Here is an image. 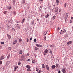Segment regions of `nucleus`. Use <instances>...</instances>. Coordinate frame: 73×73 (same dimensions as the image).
<instances>
[{
    "label": "nucleus",
    "instance_id": "obj_1",
    "mask_svg": "<svg viewBox=\"0 0 73 73\" xmlns=\"http://www.w3.org/2000/svg\"><path fill=\"white\" fill-rule=\"evenodd\" d=\"M21 58H20L21 61H24L25 60V55H23L21 56Z\"/></svg>",
    "mask_w": 73,
    "mask_h": 73
},
{
    "label": "nucleus",
    "instance_id": "obj_2",
    "mask_svg": "<svg viewBox=\"0 0 73 73\" xmlns=\"http://www.w3.org/2000/svg\"><path fill=\"white\" fill-rule=\"evenodd\" d=\"M45 67H46V69H47V70L49 71V66H48V65H46Z\"/></svg>",
    "mask_w": 73,
    "mask_h": 73
},
{
    "label": "nucleus",
    "instance_id": "obj_3",
    "mask_svg": "<svg viewBox=\"0 0 73 73\" xmlns=\"http://www.w3.org/2000/svg\"><path fill=\"white\" fill-rule=\"evenodd\" d=\"M10 63V62L9 61H7L6 62V66H8V65H9Z\"/></svg>",
    "mask_w": 73,
    "mask_h": 73
},
{
    "label": "nucleus",
    "instance_id": "obj_4",
    "mask_svg": "<svg viewBox=\"0 0 73 73\" xmlns=\"http://www.w3.org/2000/svg\"><path fill=\"white\" fill-rule=\"evenodd\" d=\"M62 71L63 73H66V70H65V69L63 68V69L62 70Z\"/></svg>",
    "mask_w": 73,
    "mask_h": 73
},
{
    "label": "nucleus",
    "instance_id": "obj_5",
    "mask_svg": "<svg viewBox=\"0 0 73 73\" xmlns=\"http://www.w3.org/2000/svg\"><path fill=\"white\" fill-rule=\"evenodd\" d=\"M3 59H4V56L2 55V56L0 58V60H3Z\"/></svg>",
    "mask_w": 73,
    "mask_h": 73
},
{
    "label": "nucleus",
    "instance_id": "obj_6",
    "mask_svg": "<svg viewBox=\"0 0 73 73\" xmlns=\"http://www.w3.org/2000/svg\"><path fill=\"white\" fill-rule=\"evenodd\" d=\"M65 32H66V30H65V29H64L63 30L62 32V34H64Z\"/></svg>",
    "mask_w": 73,
    "mask_h": 73
},
{
    "label": "nucleus",
    "instance_id": "obj_7",
    "mask_svg": "<svg viewBox=\"0 0 73 73\" xmlns=\"http://www.w3.org/2000/svg\"><path fill=\"white\" fill-rule=\"evenodd\" d=\"M17 40H15L13 42V44L14 45L15 44H16L17 43Z\"/></svg>",
    "mask_w": 73,
    "mask_h": 73
},
{
    "label": "nucleus",
    "instance_id": "obj_8",
    "mask_svg": "<svg viewBox=\"0 0 73 73\" xmlns=\"http://www.w3.org/2000/svg\"><path fill=\"white\" fill-rule=\"evenodd\" d=\"M7 36L8 37L9 39L10 40V39H11V35H8V34H7Z\"/></svg>",
    "mask_w": 73,
    "mask_h": 73
},
{
    "label": "nucleus",
    "instance_id": "obj_9",
    "mask_svg": "<svg viewBox=\"0 0 73 73\" xmlns=\"http://www.w3.org/2000/svg\"><path fill=\"white\" fill-rule=\"evenodd\" d=\"M58 9H56V10L55 11V13H57L58 12Z\"/></svg>",
    "mask_w": 73,
    "mask_h": 73
},
{
    "label": "nucleus",
    "instance_id": "obj_10",
    "mask_svg": "<svg viewBox=\"0 0 73 73\" xmlns=\"http://www.w3.org/2000/svg\"><path fill=\"white\" fill-rule=\"evenodd\" d=\"M48 52V50L47 49H46L44 51V53H47Z\"/></svg>",
    "mask_w": 73,
    "mask_h": 73
},
{
    "label": "nucleus",
    "instance_id": "obj_11",
    "mask_svg": "<svg viewBox=\"0 0 73 73\" xmlns=\"http://www.w3.org/2000/svg\"><path fill=\"white\" fill-rule=\"evenodd\" d=\"M72 41H70L67 42L68 45H69V44H72Z\"/></svg>",
    "mask_w": 73,
    "mask_h": 73
},
{
    "label": "nucleus",
    "instance_id": "obj_12",
    "mask_svg": "<svg viewBox=\"0 0 73 73\" xmlns=\"http://www.w3.org/2000/svg\"><path fill=\"white\" fill-rule=\"evenodd\" d=\"M26 68H31V66L30 65H27L26 66Z\"/></svg>",
    "mask_w": 73,
    "mask_h": 73
},
{
    "label": "nucleus",
    "instance_id": "obj_13",
    "mask_svg": "<svg viewBox=\"0 0 73 73\" xmlns=\"http://www.w3.org/2000/svg\"><path fill=\"white\" fill-rule=\"evenodd\" d=\"M18 68V66H16L15 68V69H14V71H16V70L17 68Z\"/></svg>",
    "mask_w": 73,
    "mask_h": 73
},
{
    "label": "nucleus",
    "instance_id": "obj_14",
    "mask_svg": "<svg viewBox=\"0 0 73 73\" xmlns=\"http://www.w3.org/2000/svg\"><path fill=\"white\" fill-rule=\"evenodd\" d=\"M52 68L54 69L56 68L55 65H53L52 66Z\"/></svg>",
    "mask_w": 73,
    "mask_h": 73
},
{
    "label": "nucleus",
    "instance_id": "obj_15",
    "mask_svg": "<svg viewBox=\"0 0 73 73\" xmlns=\"http://www.w3.org/2000/svg\"><path fill=\"white\" fill-rule=\"evenodd\" d=\"M49 17V14H47V15L45 16V18H48V17Z\"/></svg>",
    "mask_w": 73,
    "mask_h": 73
},
{
    "label": "nucleus",
    "instance_id": "obj_16",
    "mask_svg": "<svg viewBox=\"0 0 73 73\" xmlns=\"http://www.w3.org/2000/svg\"><path fill=\"white\" fill-rule=\"evenodd\" d=\"M42 68L43 69H45V66L44 65V64H42Z\"/></svg>",
    "mask_w": 73,
    "mask_h": 73
},
{
    "label": "nucleus",
    "instance_id": "obj_17",
    "mask_svg": "<svg viewBox=\"0 0 73 73\" xmlns=\"http://www.w3.org/2000/svg\"><path fill=\"white\" fill-rule=\"evenodd\" d=\"M37 49H38V48L37 47H35V50H37Z\"/></svg>",
    "mask_w": 73,
    "mask_h": 73
},
{
    "label": "nucleus",
    "instance_id": "obj_18",
    "mask_svg": "<svg viewBox=\"0 0 73 73\" xmlns=\"http://www.w3.org/2000/svg\"><path fill=\"white\" fill-rule=\"evenodd\" d=\"M11 8L12 7H11V6H9L8 7L7 9H11Z\"/></svg>",
    "mask_w": 73,
    "mask_h": 73
},
{
    "label": "nucleus",
    "instance_id": "obj_19",
    "mask_svg": "<svg viewBox=\"0 0 73 73\" xmlns=\"http://www.w3.org/2000/svg\"><path fill=\"white\" fill-rule=\"evenodd\" d=\"M22 53H23V51L21 50H20L19 51V54H22Z\"/></svg>",
    "mask_w": 73,
    "mask_h": 73
},
{
    "label": "nucleus",
    "instance_id": "obj_20",
    "mask_svg": "<svg viewBox=\"0 0 73 73\" xmlns=\"http://www.w3.org/2000/svg\"><path fill=\"white\" fill-rule=\"evenodd\" d=\"M17 27L18 28H20V25H19V24H18L17 25Z\"/></svg>",
    "mask_w": 73,
    "mask_h": 73
},
{
    "label": "nucleus",
    "instance_id": "obj_21",
    "mask_svg": "<svg viewBox=\"0 0 73 73\" xmlns=\"http://www.w3.org/2000/svg\"><path fill=\"white\" fill-rule=\"evenodd\" d=\"M35 60H33L32 61V63H33V64H35Z\"/></svg>",
    "mask_w": 73,
    "mask_h": 73
},
{
    "label": "nucleus",
    "instance_id": "obj_22",
    "mask_svg": "<svg viewBox=\"0 0 73 73\" xmlns=\"http://www.w3.org/2000/svg\"><path fill=\"white\" fill-rule=\"evenodd\" d=\"M66 16H67V17H69V14L68 13H67L66 14Z\"/></svg>",
    "mask_w": 73,
    "mask_h": 73
},
{
    "label": "nucleus",
    "instance_id": "obj_23",
    "mask_svg": "<svg viewBox=\"0 0 73 73\" xmlns=\"http://www.w3.org/2000/svg\"><path fill=\"white\" fill-rule=\"evenodd\" d=\"M47 33V31H46L44 33V35L45 36L46 35V33Z\"/></svg>",
    "mask_w": 73,
    "mask_h": 73
},
{
    "label": "nucleus",
    "instance_id": "obj_24",
    "mask_svg": "<svg viewBox=\"0 0 73 73\" xmlns=\"http://www.w3.org/2000/svg\"><path fill=\"white\" fill-rule=\"evenodd\" d=\"M38 70H39V69H38V68L37 67L36 68V71H37V72H38Z\"/></svg>",
    "mask_w": 73,
    "mask_h": 73
},
{
    "label": "nucleus",
    "instance_id": "obj_25",
    "mask_svg": "<svg viewBox=\"0 0 73 73\" xmlns=\"http://www.w3.org/2000/svg\"><path fill=\"white\" fill-rule=\"evenodd\" d=\"M27 71H29V72H31V69L29 68L27 69Z\"/></svg>",
    "mask_w": 73,
    "mask_h": 73
},
{
    "label": "nucleus",
    "instance_id": "obj_26",
    "mask_svg": "<svg viewBox=\"0 0 73 73\" xmlns=\"http://www.w3.org/2000/svg\"><path fill=\"white\" fill-rule=\"evenodd\" d=\"M58 64L57 63H56V65L55 66V67L56 68H58Z\"/></svg>",
    "mask_w": 73,
    "mask_h": 73
},
{
    "label": "nucleus",
    "instance_id": "obj_27",
    "mask_svg": "<svg viewBox=\"0 0 73 73\" xmlns=\"http://www.w3.org/2000/svg\"><path fill=\"white\" fill-rule=\"evenodd\" d=\"M55 18H56V16H54L53 17H52V19L53 20H54V19H55Z\"/></svg>",
    "mask_w": 73,
    "mask_h": 73
},
{
    "label": "nucleus",
    "instance_id": "obj_28",
    "mask_svg": "<svg viewBox=\"0 0 73 73\" xmlns=\"http://www.w3.org/2000/svg\"><path fill=\"white\" fill-rule=\"evenodd\" d=\"M7 11H5L3 12V13L5 15L6 14H7Z\"/></svg>",
    "mask_w": 73,
    "mask_h": 73
},
{
    "label": "nucleus",
    "instance_id": "obj_29",
    "mask_svg": "<svg viewBox=\"0 0 73 73\" xmlns=\"http://www.w3.org/2000/svg\"><path fill=\"white\" fill-rule=\"evenodd\" d=\"M21 41H22V39H19V42H21Z\"/></svg>",
    "mask_w": 73,
    "mask_h": 73
},
{
    "label": "nucleus",
    "instance_id": "obj_30",
    "mask_svg": "<svg viewBox=\"0 0 73 73\" xmlns=\"http://www.w3.org/2000/svg\"><path fill=\"white\" fill-rule=\"evenodd\" d=\"M1 70H4V68L3 67H2V68H1Z\"/></svg>",
    "mask_w": 73,
    "mask_h": 73
},
{
    "label": "nucleus",
    "instance_id": "obj_31",
    "mask_svg": "<svg viewBox=\"0 0 73 73\" xmlns=\"http://www.w3.org/2000/svg\"><path fill=\"white\" fill-rule=\"evenodd\" d=\"M60 29H61L60 28L58 27L57 29V31H59V30H60Z\"/></svg>",
    "mask_w": 73,
    "mask_h": 73
},
{
    "label": "nucleus",
    "instance_id": "obj_32",
    "mask_svg": "<svg viewBox=\"0 0 73 73\" xmlns=\"http://www.w3.org/2000/svg\"><path fill=\"white\" fill-rule=\"evenodd\" d=\"M56 3H60V1L58 0H56Z\"/></svg>",
    "mask_w": 73,
    "mask_h": 73
},
{
    "label": "nucleus",
    "instance_id": "obj_33",
    "mask_svg": "<svg viewBox=\"0 0 73 73\" xmlns=\"http://www.w3.org/2000/svg\"><path fill=\"white\" fill-rule=\"evenodd\" d=\"M25 21V19H23L22 20V22H23V23H24Z\"/></svg>",
    "mask_w": 73,
    "mask_h": 73
},
{
    "label": "nucleus",
    "instance_id": "obj_34",
    "mask_svg": "<svg viewBox=\"0 0 73 73\" xmlns=\"http://www.w3.org/2000/svg\"><path fill=\"white\" fill-rule=\"evenodd\" d=\"M20 64H21V63L20 62H18V64L19 65H20Z\"/></svg>",
    "mask_w": 73,
    "mask_h": 73
},
{
    "label": "nucleus",
    "instance_id": "obj_35",
    "mask_svg": "<svg viewBox=\"0 0 73 73\" xmlns=\"http://www.w3.org/2000/svg\"><path fill=\"white\" fill-rule=\"evenodd\" d=\"M36 46H37V47H39V45H38V44H36Z\"/></svg>",
    "mask_w": 73,
    "mask_h": 73
},
{
    "label": "nucleus",
    "instance_id": "obj_36",
    "mask_svg": "<svg viewBox=\"0 0 73 73\" xmlns=\"http://www.w3.org/2000/svg\"><path fill=\"white\" fill-rule=\"evenodd\" d=\"M64 7L65 8L66 7V3H65L64 5Z\"/></svg>",
    "mask_w": 73,
    "mask_h": 73
},
{
    "label": "nucleus",
    "instance_id": "obj_37",
    "mask_svg": "<svg viewBox=\"0 0 73 73\" xmlns=\"http://www.w3.org/2000/svg\"><path fill=\"white\" fill-rule=\"evenodd\" d=\"M10 56L9 55H8V56L7 57V58L8 59H9V57H10Z\"/></svg>",
    "mask_w": 73,
    "mask_h": 73
},
{
    "label": "nucleus",
    "instance_id": "obj_38",
    "mask_svg": "<svg viewBox=\"0 0 73 73\" xmlns=\"http://www.w3.org/2000/svg\"><path fill=\"white\" fill-rule=\"evenodd\" d=\"M34 42H36V39H34Z\"/></svg>",
    "mask_w": 73,
    "mask_h": 73
},
{
    "label": "nucleus",
    "instance_id": "obj_39",
    "mask_svg": "<svg viewBox=\"0 0 73 73\" xmlns=\"http://www.w3.org/2000/svg\"><path fill=\"white\" fill-rule=\"evenodd\" d=\"M1 44H4V42H1Z\"/></svg>",
    "mask_w": 73,
    "mask_h": 73
},
{
    "label": "nucleus",
    "instance_id": "obj_40",
    "mask_svg": "<svg viewBox=\"0 0 73 73\" xmlns=\"http://www.w3.org/2000/svg\"><path fill=\"white\" fill-rule=\"evenodd\" d=\"M8 49L9 50H11V49H12V48H11V47H9Z\"/></svg>",
    "mask_w": 73,
    "mask_h": 73
},
{
    "label": "nucleus",
    "instance_id": "obj_41",
    "mask_svg": "<svg viewBox=\"0 0 73 73\" xmlns=\"http://www.w3.org/2000/svg\"><path fill=\"white\" fill-rule=\"evenodd\" d=\"M39 47H40V48H42V45H39Z\"/></svg>",
    "mask_w": 73,
    "mask_h": 73
},
{
    "label": "nucleus",
    "instance_id": "obj_42",
    "mask_svg": "<svg viewBox=\"0 0 73 73\" xmlns=\"http://www.w3.org/2000/svg\"><path fill=\"white\" fill-rule=\"evenodd\" d=\"M27 61H31V59H28Z\"/></svg>",
    "mask_w": 73,
    "mask_h": 73
},
{
    "label": "nucleus",
    "instance_id": "obj_43",
    "mask_svg": "<svg viewBox=\"0 0 73 73\" xmlns=\"http://www.w3.org/2000/svg\"><path fill=\"white\" fill-rule=\"evenodd\" d=\"M2 61L0 62V65H1L2 64Z\"/></svg>",
    "mask_w": 73,
    "mask_h": 73
},
{
    "label": "nucleus",
    "instance_id": "obj_44",
    "mask_svg": "<svg viewBox=\"0 0 73 73\" xmlns=\"http://www.w3.org/2000/svg\"><path fill=\"white\" fill-rule=\"evenodd\" d=\"M27 42H28V38H27Z\"/></svg>",
    "mask_w": 73,
    "mask_h": 73
},
{
    "label": "nucleus",
    "instance_id": "obj_45",
    "mask_svg": "<svg viewBox=\"0 0 73 73\" xmlns=\"http://www.w3.org/2000/svg\"><path fill=\"white\" fill-rule=\"evenodd\" d=\"M38 73H41V70H39V72H38Z\"/></svg>",
    "mask_w": 73,
    "mask_h": 73
},
{
    "label": "nucleus",
    "instance_id": "obj_46",
    "mask_svg": "<svg viewBox=\"0 0 73 73\" xmlns=\"http://www.w3.org/2000/svg\"><path fill=\"white\" fill-rule=\"evenodd\" d=\"M50 53H51V54H52V50H50Z\"/></svg>",
    "mask_w": 73,
    "mask_h": 73
},
{
    "label": "nucleus",
    "instance_id": "obj_47",
    "mask_svg": "<svg viewBox=\"0 0 73 73\" xmlns=\"http://www.w3.org/2000/svg\"><path fill=\"white\" fill-rule=\"evenodd\" d=\"M58 73H61V72L60 71H58Z\"/></svg>",
    "mask_w": 73,
    "mask_h": 73
},
{
    "label": "nucleus",
    "instance_id": "obj_48",
    "mask_svg": "<svg viewBox=\"0 0 73 73\" xmlns=\"http://www.w3.org/2000/svg\"><path fill=\"white\" fill-rule=\"evenodd\" d=\"M44 39H45V40H46V36L44 37Z\"/></svg>",
    "mask_w": 73,
    "mask_h": 73
},
{
    "label": "nucleus",
    "instance_id": "obj_49",
    "mask_svg": "<svg viewBox=\"0 0 73 73\" xmlns=\"http://www.w3.org/2000/svg\"><path fill=\"white\" fill-rule=\"evenodd\" d=\"M61 9L59 10V12H61Z\"/></svg>",
    "mask_w": 73,
    "mask_h": 73
},
{
    "label": "nucleus",
    "instance_id": "obj_50",
    "mask_svg": "<svg viewBox=\"0 0 73 73\" xmlns=\"http://www.w3.org/2000/svg\"><path fill=\"white\" fill-rule=\"evenodd\" d=\"M32 38H30V40L31 41L32 40Z\"/></svg>",
    "mask_w": 73,
    "mask_h": 73
},
{
    "label": "nucleus",
    "instance_id": "obj_51",
    "mask_svg": "<svg viewBox=\"0 0 73 73\" xmlns=\"http://www.w3.org/2000/svg\"><path fill=\"white\" fill-rule=\"evenodd\" d=\"M72 21H70V23H72Z\"/></svg>",
    "mask_w": 73,
    "mask_h": 73
},
{
    "label": "nucleus",
    "instance_id": "obj_52",
    "mask_svg": "<svg viewBox=\"0 0 73 73\" xmlns=\"http://www.w3.org/2000/svg\"><path fill=\"white\" fill-rule=\"evenodd\" d=\"M71 19L72 20H73V17H71Z\"/></svg>",
    "mask_w": 73,
    "mask_h": 73
},
{
    "label": "nucleus",
    "instance_id": "obj_53",
    "mask_svg": "<svg viewBox=\"0 0 73 73\" xmlns=\"http://www.w3.org/2000/svg\"><path fill=\"white\" fill-rule=\"evenodd\" d=\"M54 10V9H52L51 11H52L53 12V11Z\"/></svg>",
    "mask_w": 73,
    "mask_h": 73
},
{
    "label": "nucleus",
    "instance_id": "obj_54",
    "mask_svg": "<svg viewBox=\"0 0 73 73\" xmlns=\"http://www.w3.org/2000/svg\"><path fill=\"white\" fill-rule=\"evenodd\" d=\"M17 40H18V39H19V37H17Z\"/></svg>",
    "mask_w": 73,
    "mask_h": 73
},
{
    "label": "nucleus",
    "instance_id": "obj_55",
    "mask_svg": "<svg viewBox=\"0 0 73 73\" xmlns=\"http://www.w3.org/2000/svg\"><path fill=\"white\" fill-rule=\"evenodd\" d=\"M13 3H15V0H13Z\"/></svg>",
    "mask_w": 73,
    "mask_h": 73
},
{
    "label": "nucleus",
    "instance_id": "obj_56",
    "mask_svg": "<svg viewBox=\"0 0 73 73\" xmlns=\"http://www.w3.org/2000/svg\"><path fill=\"white\" fill-rule=\"evenodd\" d=\"M16 23H19V22L18 21H17L16 22Z\"/></svg>",
    "mask_w": 73,
    "mask_h": 73
},
{
    "label": "nucleus",
    "instance_id": "obj_57",
    "mask_svg": "<svg viewBox=\"0 0 73 73\" xmlns=\"http://www.w3.org/2000/svg\"><path fill=\"white\" fill-rule=\"evenodd\" d=\"M50 47H52V46H53V45H51L50 46Z\"/></svg>",
    "mask_w": 73,
    "mask_h": 73
},
{
    "label": "nucleus",
    "instance_id": "obj_58",
    "mask_svg": "<svg viewBox=\"0 0 73 73\" xmlns=\"http://www.w3.org/2000/svg\"><path fill=\"white\" fill-rule=\"evenodd\" d=\"M27 55L28 56H29V53H27Z\"/></svg>",
    "mask_w": 73,
    "mask_h": 73
},
{
    "label": "nucleus",
    "instance_id": "obj_59",
    "mask_svg": "<svg viewBox=\"0 0 73 73\" xmlns=\"http://www.w3.org/2000/svg\"><path fill=\"white\" fill-rule=\"evenodd\" d=\"M30 17H29V16H28V18H30Z\"/></svg>",
    "mask_w": 73,
    "mask_h": 73
},
{
    "label": "nucleus",
    "instance_id": "obj_60",
    "mask_svg": "<svg viewBox=\"0 0 73 73\" xmlns=\"http://www.w3.org/2000/svg\"><path fill=\"white\" fill-rule=\"evenodd\" d=\"M53 9H54H54L55 10L56 9H55V8H53Z\"/></svg>",
    "mask_w": 73,
    "mask_h": 73
},
{
    "label": "nucleus",
    "instance_id": "obj_61",
    "mask_svg": "<svg viewBox=\"0 0 73 73\" xmlns=\"http://www.w3.org/2000/svg\"><path fill=\"white\" fill-rule=\"evenodd\" d=\"M49 7H51V5H49Z\"/></svg>",
    "mask_w": 73,
    "mask_h": 73
},
{
    "label": "nucleus",
    "instance_id": "obj_62",
    "mask_svg": "<svg viewBox=\"0 0 73 73\" xmlns=\"http://www.w3.org/2000/svg\"><path fill=\"white\" fill-rule=\"evenodd\" d=\"M44 55H46V54H45V53H44Z\"/></svg>",
    "mask_w": 73,
    "mask_h": 73
},
{
    "label": "nucleus",
    "instance_id": "obj_63",
    "mask_svg": "<svg viewBox=\"0 0 73 73\" xmlns=\"http://www.w3.org/2000/svg\"><path fill=\"white\" fill-rule=\"evenodd\" d=\"M48 6H49V5H50V4L48 3Z\"/></svg>",
    "mask_w": 73,
    "mask_h": 73
},
{
    "label": "nucleus",
    "instance_id": "obj_64",
    "mask_svg": "<svg viewBox=\"0 0 73 73\" xmlns=\"http://www.w3.org/2000/svg\"><path fill=\"white\" fill-rule=\"evenodd\" d=\"M53 6H54V7H55V5H53Z\"/></svg>",
    "mask_w": 73,
    "mask_h": 73
}]
</instances>
